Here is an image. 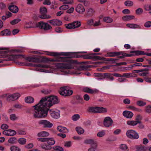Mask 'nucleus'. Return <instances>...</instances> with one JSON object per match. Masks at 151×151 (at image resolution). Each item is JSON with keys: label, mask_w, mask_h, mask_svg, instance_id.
Listing matches in <instances>:
<instances>
[{"label": "nucleus", "mask_w": 151, "mask_h": 151, "mask_svg": "<svg viewBox=\"0 0 151 151\" xmlns=\"http://www.w3.org/2000/svg\"><path fill=\"white\" fill-rule=\"evenodd\" d=\"M83 91L84 92L91 94L96 93L99 91L97 89H92L88 87L84 88L83 89Z\"/></svg>", "instance_id": "obj_20"}, {"label": "nucleus", "mask_w": 151, "mask_h": 151, "mask_svg": "<svg viewBox=\"0 0 151 151\" xmlns=\"http://www.w3.org/2000/svg\"><path fill=\"white\" fill-rule=\"evenodd\" d=\"M11 32L8 29H5L1 31L0 33V35L2 36H9L11 35Z\"/></svg>", "instance_id": "obj_26"}, {"label": "nucleus", "mask_w": 151, "mask_h": 151, "mask_svg": "<svg viewBox=\"0 0 151 151\" xmlns=\"http://www.w3.org/2000/svg\"><path fill=\"white\" fill-rule=\"evenodd\" d=\"M131 53H135L137 55H144L145 53L144 51H133L130 52Z\"/></svg>", "instance_id": "obj_38"}, {"label": "nucleus", "mask_w": 151, "mask_h": 151, "mask_svg": "<svg viewBox=\"0 0 151 151\" xmlns=\"http://www.w3.org/2000/svg\"><path fill=\"white\" fill-rule=\"evenodd\" d=\"M8 132L9 134V136H13L15 135L17 132L16 131L13 130L12 129H8Z\"/></svg>", "instance_id": "obj_45"}, {"label": "nucleus", "mask_w": 151, "mask_h": 151, "mask_svg": "<svg viewBox=\"0 0 151 151\" xmlns=\"http://www.w3.org/2000/svg\"><path fill=\"white\" fill-rule=\"evenodd\" d=\"M33 67H38L43 68H50L51 66L48 65L34 64L32 65Z\"/></svg>", "instance_id": "obj_25"}, {"label": "nucleus", "mask_w": 151, "mask_h": 151, "mask_svg": "<svg viewBox=\"0 0 151 151\" xmlns=\"http://www.w3.org/2000/svg\"><path fill=\"white\" fill-rule=\"evenodd\" d=\"M0 53L3 57H7V60H14L17 59L24 58V56L22 55H11L9 54L11 51L9 50L8 48L5 47H0Z\"/></svg>", "instance_id": "obj_2"}, {"label": "nucleus", "mask_w": 151, "mask_h": 151, "mask_svg": "<svg viewBox=\"0 0 151 151\" xmlns=\"http://www.w3.org/2000/svg\"><path fill=\"white\" fill-rule=\"evenodd\" d=\"M97 145L96 144H93L91 146V147L88 150V151H97L96 148Z\"/></svg>", "instance_id": "obj_41"}, {"label": "nucleus", "mask_w": 151, "mask_h": 151, "mask_svg": "<svg viewBox=\"0 0 151 151\" xmlns=\"http://www.w3.org/2000/svg\"><path fill=\"white\" fill-rule=\"evenodd\" d=\"M144 26L147 28H149L151 27V21H147L144 24Z\"/></svg>", "instance_id": "obj_61"}, {"label": "nucleus", "mask_w": 151, "mask_h": 151, "mask_svg": "<svg viewBox=\"0 0 151 151\" xmlns=\"http://www.w3.org/2000/svg\"><path fill=\"white\" fill-rule=\"evenodd\" d=\"M8 142L11 144L15 143L17 142V138L14 137H11L8 139Z\"/></svg>", "instance_id": "obj_37"}, {"label": "nucleus", "mask_w": 151, "mask_h": 151, "mask_svg": "<svg viewBox=\"0 0 151 151\" xmlns=\"http://www.w3.org/2000/svg\"><path fill=\"white\" fill-rule=\"evenodd\" d=\"M21 21V19L18 18L14 19L10 22V24L12 25H14L17 23Z\"/></svg>", "instance_id": "obj_54"}, {"label": "nucleus", "mask_w": 151, "mask_h": 151, "mask_svg": "<svg viewBox=\"0 0 151 151\" xmlns=\"http://www.w3.org/2000/svg\"><path fill=\"white\" fill-rule=\"evenodd\" d=\"M57 129L60 132L66 133L68 132V130L66 127L62 126H58Z\"/></svg>", "instance_id": "obj_29"}, {"label": "nucleus", "mask_w": 151, "mask_h": 151, "mask_svg": "<svg viewBox=\"0 0 151 151\" xmlns=\"http://www.w3.org/2000/svg\"><path fill=\"white\" fill-rule=\"evenodd\" d=\"M59 102L58 99L56 96L42 98L38 104L32 106L34 108L32 112L33 117L40 118L46 116L49 108Z\"/></svg>", "instance_id": "obj_1"}, {"label": "nucleus", "mask_w": 151, "mask_h": 151, "mask_svg": "<svg viewBox=\"0 0 151 151\" xmlns=\"http://www.w3.org/2000/svg\"><path fill=\"white\" fill-rule=\"evenodd\" d=\"M127 123L128 125L133 126H135L138 124L137 121L133 120L127 121Z\"/></svg>", "instance_id": "obj_34"}, {"label": "nucleus", "mask_w": 151, "mask_h": 151, "mask_svg": "<svg viewBox=\"0 0 151 151\" xmlns=\"http://www.w3.org/2000/svg\"><path fill=\"white\" fill-rule=\"evenodd\" d=\"M17 133L19 135H25L26 134V130L25 129H19L17 131Z\"/></svg>", "instance_id": "obj_39"}, {"label": "nucleus", "mask_w": 151, "mask_h": 151, "mask_svg": "<svg viewBox=\"0 0 151 151\" xmlns=\"http://www.w3.org/2000/svg\"><path fill=\"white\" fill-rule=\"evenodd\" d=\"M40 11L41 14L39 16V17L42 19H50L51 17L46 14L47 12V9L45 7H41L40 9Z\"/></svg>", "instance_id": "obj_9"}, {"label": "nucleus", "mask_w": 151, "mask_h": 151, "mask_svg": "<svg viewBox=\"0 0 151 151\" xmlns=\"http://www.w3.org/2000/svg\"><path fill=\"white\" fill-rule=\"evenodd\" d=\"M121 53V52H107L105 56L107 57H114L120 55Z\"/></svg>", "instance_id": "obj_18"}, {"label": "nucleus", "mask_w": 151, "mask_h": 151, "mask_svg": "<svg viewBox=\"0 0 151 151\" xmlns=\"http://www.w3.org/2000/svg\"><path fill=\"white\" fill-rule=\"evenodd\" d=\"M41 147L42 149L46 150H50L52 148V147L49 146V145H47L46 144L42 145Z\"/></svg>", "instance_id": "obj_35"}, {"label": "nucleus", "mask_w": 151, "mask_h": 151, "mask_svg": "<svg viewBox=\"0 0 151 151\" xmlns=\"http://www.w3.org/2000/svg\"><path fill=\"white\" fill-rule=\"evenodd\" d=\"M80 118V116L78 114H76L73 115L72 117V119L73 121H76Z\"/></svg>", "instance_id": "obj_46"}, {"label": "nucleus", "mask_w": 151, "mask_h": 151, "mask_svg": "<svg viewBox=\"0 0 151 151\" xmlns=\"http://www.w3.org/2000/svg\"><path fill=\"white\" fill-rule=\"evenodd\" d=\"M119 148L122 151H128L129 149L127 146L124 144H121L120 145Z\"/></svg>", "instance_id": "obj_33"}, {"label": "nucleus", "mask_w": 151, "mask_h": 151, "mask_svg": "<svg viewBox=\"0 0 151 151\" xmlns=\"http://www.w3.org/2000/svg\"><path fill=\"white\" fill-rule=\"evenodd\" d=\"M137 104L140 106H143L146 105V103L142 101H138L137 102Z\"/></svg>", "instance_id": "obj_44"}, {"label": "nucleus", "mask_w": 151, "mask_h": 151, "mask_svg": "<svg viewBox=\"0 0 151 151\" xmlns=\"http://www.w3.org/2000/svg\"><path fill=\"white\" fill-rule=\"evenodd\" d=\"M25 102L28 103H32L34 101V99L31 96H29L25 99Z\"/></svg>", "instance_id": "obj_32"}, {"label": "nucleus", "mask_w": 151, "mask_h": 151, "mask_svg": "<svg viewBox=\"0 0 151 151\" xmlns=\"http://www.w3.org/2000/svg\"><path fill=\"white\" fill-rule=\"evenodd\" d=\"M92 59H93L95 60H105V58L103 57H100L97 56L93 55V58Z\"/></svg>", "instance_id": "obj_43"}, {"label": "nucleus", "mask_w": 151, "mask_h": 151, "mask_svg": "<svg viewBox=\"0 0 151 151\" xmlns=\"http://www.w3.org/2000/svg\"><path fill=\"white\" fill-rule=\"evenodd\" d=\"M53 149L58 151H63V148L60 147L58 146H54L53 147Z\"/></svg>", "instance_id": "obj_53"}, {"label": "nucleus", "mask_w": 151, "mask_h": 151, "mask_svg": "<svg viewBox=\"0 0 151 151\" xmlns=\"http://www.w3.org/2000/svg\"><path fill=\"white\" fill-rule=\"evenodd\" d=\"M36 27L43 29L45 30H48L51 29L52 27L48 23L40 22L36 24Z\"/></svg>", "instance_id": "obj_5"}, {"label": "nucleus", "mask_w": 151, "mask_h": 151, "mask_svg": "<svg viewBox=\"0 0 151 151\" xmlns=\"http://www.w3.org/2000/svg\"><path fill=\"white\" fill-rule=\"evenodd\" d=\"M122 114L124 116L127 118H131L132 117L133 115L132 112L128 111H124Z\"/></svg>", "instance_id": "obj_22"}, {"label": "nucleus", "mask_w": 151, "mask_h": 151, "mask_svg": "<svg viewBox=\"0 0 151 151\" xmlns=\"http://www.w3.org/2000/svg\"><path fill=\"white\" fill-rule=\"evenodd\" d=\"M86 12V16L87 17L92 16L95 12V11L91 8H88Z\"/></svg>", "instance_id": "obj_27"}, {"label": "nucleus", "mask_w": 151, "mask_h": 151, "mask_svg": "<svg viewBox=\"0 0 151 151\" xmlns=\"http://www.w3.org/2000/svg\"><path fill=\"white\" fill-rule=\"evenodd\" d=\"M49 135V134L48 132L45 131L41 132L38 133L37 134V136L39 137H47Z\"/></svg>", "instance_id": "obj_28"}, {"label": "nucleus", "mask_w": 151, "mask_h": 151, "mask_svg": "<svg viewBox=\"0 0 151 151\" xmlns=\"http://www.w3.org/2000/svg\"><path fill=\"white\" fill-rule=\"evenodd\" d=\"M9 9L12 12L16 13L19 11V9L17 6L14 5H11L9 7Z\"/></svg>", "instance_id": "obj_23"}, {"label": "nucleus", "mask_w": 151, "mask_h": 151, "mask_svg": "<svg viewBox=\"0 0 151 151\" xmlns=\"http://www.w3.org/2000/svg\"><path fill=\"white\" fill-rule=\"evenodd\" d=\"M78 53H86L85 52H75L74 58H78L80 57L83 58L84 59H92L93 58V53L88 54L86 55H80L78 54Z\"/></svg>", "instance_id": "obj_12"}, {"label": "nucleus", "mask_w": 151, "mask_h": 151, "mask_svg": "<svg viewBox=\"0 0 151 151\" xmlns=\"http://www.w3.org/2000/svg\"><path fill=\"white\" fill-rule=\"evenodd\" d=\"M59 92L61 95L64 96L71 95L73 93L72 90H69L66 87H62L60 88Z\"/></svg>", "instance_id": "obj_4"}, {"label": "nucleus", "mask_w": 151, "mask_h": 151, "mask_svg": "<svg viewBox=\"0 0 151 151\" xmlns=\"http://www.w3.org/2000/svg\"><path fill=\"white\" fill-rule=\"evenodd\" d=\"M18 142L21 145H23L26 143V140L24 138H20L18 140Z\"/></svg>", "instance_id": "obj_40"}, {"label": "nucleus", "mask_w": 151, "mask_h": 151, "mask_svg": "<svg viewBox=\"0 0 151 151\" xmlns=\"http://www.w3.org/2000/svg\"><path fill=\"white\" fill-rule=\"evenodd\" d=\"M117 80L119 83H123L128 81V80L126 79L123 77H119L117 79Z\"/></svg>", "instance_id": "obj_55"}, {"label": "nucleus", "mask_w": 151, "mask_h": 151, "mask_svg": "<svg viewBox=\"0 0 151 151\" xmlns=\"http://www.w3.org/2000/svg\"><path fill=\"white\" fill-rule=\"evenodd\" d=\"M65 59V57H60L55 59H51L50 61L52 62H65L66 61Z\"/></svg>", "instance_id": "obj_30"}, {"label": "nucleus", "mask_w": 151, "mask_h": 151, "mask_svg": "<svg viewBox=\"0 0 151 151\" xmlns=\"http://www.w3.org/2000/svg\"><path fill=\"white\" fill-rule=\"evenodd\" d=\"M69 8V6L68 5H63L61 6L59 9L60 10H66L67 9Z\"/></svg>", "instance_id": "obj_62"}, {"label": "nucleus", "mask_w": 151, "mask_h": 151, "mask_svg": "<svg viewBox=\"0 0 151 151\" xmlns=\"http://www.w3.org/2000/svg\"><path fill=\"white\" fill-rule=\"evenodd\" d=\"M105 131H104L102 130L101 131L99 132L98 133L97 135L99 137H101L105 135Z\"/></svg>", "instance_id": "obj_58"}, {"label": "nucleus", "mask_w": 151, "mask_h": 151, "mask_svg": "<svg viewBox=\"0 0 151 151\" xmlns=\"http://www.w3.org/2000/svg\"><path fill=\"white\" fill-rule=\"evenodd\" d=\"M27 60L29 62L35 63H40L42 62L40 58L36 56L28 58Z\"/></svg>", "instance_id": "obj_19"}, {"label": "nucleus", "mask_w": 151, "mask_h": 151, "mask_svg": "<svg viewBox=\"0 0 151 151\" xmlns=\"http://www.w3.org/2000/svg\"><path fill=\"white\" fill-rule=\"evenodd\" d=\"M89 111L95 113H105L107 111V109L102 107H90L89 109Z\"/></svg>", "instance_id": "obj_6"}, {"label": "nucleus", "mask_w": 151, "mask_h": 151, "mask_svg": "<svg viewBox=\"0 0 151 151\" xmlns=\"http://www.w3.org/2000/svg\"><path fill=\"white\" fill-rule=\"evenodd\" d=\"M127 26L130 28L132 29H141L140 26L136 24H126Z\"/></svg>", "instance_id": "obj_24"}, {"label": "nucleus", "mask_w": 151, "mask_h": 151, "mask_svg": "<svg viewBox=\"0 0 151 151\" xmlns=\"http://www.w3.org/2000/svg\"><path fill=\"white\" fill-rule=\"evenodd\" d=\"M97 76H101L102 78H98L97 79L98 80L99 79H102L104 78H108L110 81H113L114 79V77L112 76V74L110 73H104L103 74L99 73Z\"/></svg>", "instance_id": "obj_11"}, {"label": "nucleus", "mask_w": 151, "mask_h": 151, "mask_svg": "<svg viewBox=\"0 0 151 151\" xmlns=\"http://www.w3.org/2000/svg\"><path fill=\"white\" fill-rule=\"evenodd\" d=\"M10 118L11 120L14 121L18 119V117L14 114H12L10 115Z\"/></svg>", "instance_id": "obj_57"}, {"label": "nucleus", "mask_w": 151, "mask_h": 151, "mask_svg": "<svg viewBox=\"0 0 151 151\" xmlns=\"http://www.w3.org/2000/svg\"><path fill=\"white\" fill-rule=\"evenodd\" d=\"M104 21L106 23H111L113 21L112 19L109 17H106L104 18Z\"/></svg>", "instance_id": "obj_47"}, {"label": "nucleus", "mask_w": 151, "mask_h": 151, "mask_svg": "<svg viewBox=\"0 0 151 151\" xmlns=\"http://www.w3.org/2000/svg\"><path fill=\"white\" fill-rule=\"evenodd\" d=\"M10 150L11 151H20V150L19 148L14 146L11 147Z\"/></svg>", "instance_id": "obj_51"}, {"label": "nucleus", "mask_w": 151, "mask_h": 151, "mask_svg": "<svg viewBox=\"0 0 151 151\" xmlns=\"http://www.w3.org/2000/svg\"><path fill=\"white\" fill-rule=\"evenodd\" d=\"M76 10L77 12L80 14L83 13L85 11L83 6L81 4H79L77 5L76 9Z\"/></svg>", "instance_id": "obj_21"}, {"label": "nucleus", "mask_w": 151, "mask_h": 151, "mask_svg": "<svg viewBox=\"0 0 151 151\" xmlns=\"http://www.w3.org/2000/svg\"><path fill=\"white\" fill-rule=\"evenodd\" d=\"M145 111L146 112L150 113L151 112V106L149 105L145 107Z\"/></svg>", "instance_id": "obj_59"}, {"label": "nucleus", "mask_w": 151, "mask_h": 151, "mask_svg": "<svg viewBox=\"0 0 151 151\" xmlns=\"http://www.w3.org/2000/svg\"><path fill=\"white\" fill-rule=\"evenodd\" d=\"M123 103L125 104H128L130 103V100L128 98L125 99L123 100Z\"/></svg>", "instance_id": "obj_63"}, {"label": "nucleus", "mask_w": 151, "mask_h": 151, "mask_svg": "<svg viewBox=\"0 0 151 151\" xmlns=\"http://www.w3.org/2000/svg\"><path fill=\"white\" fill-rule=\"evenodd\" d=\"M40 124H42L44 127L51 128L52 125V124L49 121L46 120H42L39 122Z\"/></svg>", "instance_id": "obj_16"}, {"label": "nucleus", "mask_w": 151, "mask_h": 151, "mask_svg": "<svg viewBox=\"0 0 151 151\" xmlns=\"http://www.w3.org/2000/svg\"><path fill=\"white\" fill-rule=\"evenodd\" d=\"M85 143L87 144H91V146L93 144H96L94 143L93 140L91 139H86L85 140Z\"/></svg>", "instance_id": "obj_49"}, {"label": "nucleus", "mask_w": 151, "mask_h": 151, "mask_svg": "<svg viewBox=\"0 0 151 151\" xmlns=\"http://www.w3.org/2000/svg\"><path fill=\"white\" fill-rule=\"evenodd\" d=\"M47 22L55 26H60L62 24V22L60 20L57 19L50 20Z\"/></svg>", "instance_id": "obj_17"}, {"label": "nucleus", "mask_w": 151, "mask_h": 151, "mask_svg": "<svg viewBox=\"0 0 151 151\" xmlns=\"http://www.w3.org/2000/svg\"><path fill=\"white\" fill-rule=\"evenodd\" d=\"M127 137L131 139H137L139 138L138 134L135 131L132 130H128L126 133Z\"/></svg>", "instance_id": "obj_10"}, {"label": "nucleus", "mask_w": 151, "mask_h": 151, "mask_svg": "<svg viewBox=\"0 0 151 151\" xmlns=\"http://www.w3.org/2000/svg\"><path fill=\"white\" fill-rule=\"evenodd\" d=\"M113 123V121L109 117H105L104 121V124L106 127H109L111 126Z\"/></svg>", "instance_id": "obj_14"}, {"label": "nucleus", "mask_w": 151, "mask_h": 151, "mask_svg": "<svg viewBox=\"0 0 151 151\" xmlns=\"http://www.w3.org/2000/svg\"><path fill=\"white\" fill-rule=\"evenodd\" d=\"M47 143L49 146L55 144V141L52 138H48Z\"/></svg>", "instance_id": "obj_36"}, {"label": "nucleus", "mask_w": 151, "mask_h": 151, "mask_svg": "<svg viewBox=\"0 0 151 151\" xmlns=\"http://www.w3.org/2000/svg\"><path fill=\"white\" fill-rule=\"evenodd\" d=\"M48 138L47 137H43V138H37V140L40 142H47Z\"/></svg>", "instance_id": "obj_56"}, {"label": "nucleus", "mask_w": 151, "mask_h": 151, "mask_svg": "<svg viewBox=\"0 0 151 151\" xmlns=\"http://www.w3.org/2000/svg\"><path fill=\"white\" fill-rule=\"evenodd\" d=\"M124 4L126 6H131L133 5V2L131 1H127L124 2Z\"/></svg>", "instance_id": "obj_48"}, {"label": "nucleus", "mask_w": 151, "mask_h": 151, "mask_svg": "<svg viewBox=\"0 0 151 151\" xmlns=\"http://www.w3.org/2000/svg\"><path fill=\"white\" fill-rule=\"evenodd\" d=\"M41 91L45 94H48L51 92V90L50 89H43L41 90Z\"/></svg>", "instance_id": "obj_52"}, {"label": "nucleus", "mask_w": 151, "mask_h": 151, "mask_svg": "<svg viewBox=\"0 0 151 151\" xmlns=\"http://www.w3.org/2000/svg\"><path fill=\"white\" fill-rule=\"evenodd\" d=\"M134 18V17L132 15H126L122 17V19L124 21H129Z\"/></svg>", "instance_id": "obj_31"}, {"label": "nucleus", "mask_w": 151, "mask_h": 151, "mask_svg": "<svg viewBox=\"0 0 151 151\" xmlns=\"http://www.w3.org/2000/svg\"><path fill=\"white\" fill-rule=\"evenodd\" d=\"M138 150L139 151H144L146 150H147V148L145 146H141L138 147Z\"/></svg>", "instance_id": "obj_60"}, {"label": "nucleus", "mask_w": 151, "mask_h": 151, "mask_svg": "<svg viewBox=\"0 0 151 151\" xmlns=\"http://www.w3.org/2000/svg\"><path fill=\"white\" fill-rule=\"evenodd\" d=\"M54 64L56 65V68H63L64 69V63H58Z\"/></svg>", "instance_id": "obj_50"}, {"label": "nucleus", "mask_w": 151, "mask_h": 151, "mask_svg": "<svg viewBox=\"0 0 151 151\" xmlns=\"http://www.w3.org/2000/svg\"><path fill=\"white\" fill-rule=\"evenodd\" d=\"M81 25V22L78 21H74L72 23L65 24L66 28L70 29L78 28Z\"/></svg>", "instance_id": "obj_8"}, {"label": "nucleus", "mask_w": 151, "mask_h": 151, "mask_svg": "<svg viewBox=\"0 0 151 151\" xmlns=\"http://www.w3.org/2000/svg\"><path fill=\"white\" fill-rule=\"evenodd\" d=\"M141 119L142 116L139 115H137L135 118L136 121H137L138 123H140L141 122L139 120Z\"/></svg>", "instance_id": "obj_64"}, {"label": "nucleus", "mask_w": 151, "mask_h": 151, "mask_svg": "<svg viewBox=\"0 0 151 151\" xmlns=\"http://www.w3.org/2000/svg\"><path fill=\"white\" fill-rule=\"evenodd\" d=\"M49 113L53 118L58 119L60 117V111L57 110L50 109L49 110Z\"/></svg>", "instance_id": "obj_13"}, {"label": "nucleus", "mask_w": 151, "mask_h": 151, "mask_svg": "<svg viewBox=\"0 0 151 151\" xmlns=\"http://www.w3.org/2000/svg\"><path fill=\"white\" fill-rule=\"evenodd\" d=\"M57 56H58L60 55L67 56L70 58H74L75 55V52H61L60 53L57 52Z\"/></svg>", "instance_id": "obj_15"}, {"label": "nucleus", "mask_w": 151, "mask_h": 151, "mask_svg": "<svg viewBox=\"0 0 151 151\" xmlns=\"http://www.w3.org/2000/svg\"><path fill=\"white\" fill-rule=\"evenodd\" d=\"M76 130L78 134H81L84 133V131L82 128L80 127H77L76 128Z\"/></svg>", "instance_id": "obj_42"}, {"label": "nucleus", "mask_w": 151, "mask_h": 151, "mask_svg": "<svg viewBox=\"0 0 151 151\" xmlns=\"http://www.w3.org/2000/svg\"><path fill=\"white\" fill-rule=\"evenodd\" d=\"M7 101H14L17 99L20 95L19 93H17L12 94H6L5 95Z\"/></svg>", "instance_id": "obj_7"}, {"label": "nucleus", "mask_w": 151, "mask_h": 151, "mask_svg": "<svg viewBox=\"0 0 151 151\" xmlns=\"http://www.w3.org/2000/svg\"><path fill=\"white\" fill-rule=\"evenodd\" d=\"M66 58V61L64 62H67L68 63H64V69H63V71L66 72L67 74H80V73H78L77 71H75V72L72 73L71 71L69 70L68 69H72L74 68L73 66V64L71 63V61L70 60H68L67 57H65Z\"/></svg>", "instance_id": "obj_3"}]
</instances>
